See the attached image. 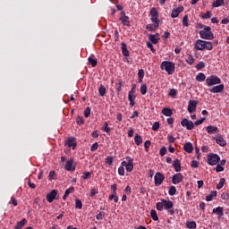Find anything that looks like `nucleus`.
Masks as SVG:
<instances>
[{"instance_id":"4468645a","label":"nucleus","mask_w":229,"mask_h":229,"mask_svg":"<svg viewBox=\"0 0 229 229\" xmlns=\"http://www.w3.org/2000/svg\"><path fill=\"white\" fill-rule=\"evenodd\" d=\"M57 194L58 191H56V190H53L51 192L47 193V201H48V203H53L55 199H56Z\"/></svg>"},{"instance_id":"9b49d317","label":"nucleus","mask_w":229,"mask_h":229,"mask_svg":"<svg viewBox=\"0 0 229 229\" xmlns=\"http://www.w3.org/2000/svg\"><path fill=\"white\" fill-rule=\"evenodd\" d=\"M181 125L186 130H194V123L187 118L181 121Z\"/></svg>"},{"instance_id":"680f3d73","label":"nucleus","mask_w":229,"mask_h":229,"mask_svg":"<svg viewBox=\"0 0 229 229\" xmlns=\"http://www.w3.org/2000/svg\"><path fill=\"white\" fill-rule=\"evenodd\" d=\"M167 153V148L165 147H162L159 150L160 157H164Z\"/></svg>"},{"instance_id":"c85d7f7f","label":"nucleus","mask_w":229,"mask_h":229,"mask_svg":"<svg viewBox=\"0 0 229 229\" xmlns=\"http://www.w3.org/2000/svg\"><path fill=\"white\" fill-rule=\"evenodd\" d=\"M205 80H207V75H205L203 72H199L196 76V81L203 82Z\"/></svg>"},{"instance_id":"f704fd0d","label":"nucleus","mask_w":229,"mask_h":229,"mask_svg":"<svg viewBox=\"0 0 229 229\" xmlns=\"http://www.w3.org/2000/svg\"><path fill=\"white\" fill-rule=\"evenodd\" d=\"M225 4V0H216L212 6L213 8H219V6H223Z\"/></svg>"},{"instance_id":"5701e85b","label":"nucleus","mask_w":229,"mask_h":229,"mask_svg":"<svg viewBox=\"0 0 229 229\" xmlns=\"http://www.w3.org/2000/svg\"><path fill=\"white\" fill-rule=\"evenodd\" d=\"M183 149L186 153H192L194 151V148L192 147V143L186 142L183 146Z\"/></svg>"},{"instance_id":"9d476101","label":"nucleus","mask_w":229,"mask_h":229,"mask_svg":"<svg viewBox=\"0 0 229 229\" xmlns=\"http://www.w3.org/2000/svg\"><path fill=\"white\" fill-rule=\"evenodd\" d=\"M111 191H113V194L109 196V201H112L113 199L115 203H119V196H117V184H112Z\"/></svg>"},{"instance_id":"f257e3e1","label":"nucleus","mask_w":229,"mask_h":229,"mask_svg":"<svg viewBox=\"0 0 229 229\" xmlns=\"http://www.w3.org/2000/svg\"><path fill=\"white\" fill-rule=\"evenodd\" d=\"M149 15L150 21L154 23V25L150 23L148 24L146 28L148 31H156L157 28L160 26V20H158V11H157L156 7H152L150 9Z\"/></svg>"},{"instance_id":"f3484780","label":"nucleus","mask_w":229,"mask_h":229,"mask_svg":"<svg viewBox=\"0 0 229 229\" xmlns=\"http://www.w3.org/2000/svg\"><path fill=\"white\" fill-rule=\"evenodd\" d=\"M66 144L68 148H72V149H76V146H78V143L76 142V139L74 137L68 138L66 140Z\"/></svg>"},{"instance_id":"cd10ccee","label":"nucleus","mask_w":229,"mask_h":229,"mask_svg":"<svg viewBox=\"0 0 229 229\" xmlns=\"http://www.w3.org/2000/svg\"><path fill=\"white\" fill-rule=\"evenodd\" d=\"M213 214H216L218 217H223L224 213H223V207H217L213 209Z\"/></svg>"},{"instance_id":"37998d69","label":"nucleus","mask_w":229,"mask_h":229,"mask_svg":"<svg viewBox=\"0 0 229 229\" xmlns=\"http://www.w3.org/2000/svg\"><path fill=\"white\" fill-rule=\"evenodd\" d=\"M182 26L184 28H187L189 27V15H184L183 18H182Z\"/></svg>"},{"instance_id":"ea45409f","label":"nucleus","mask_w":229,"mask_h":229,"mask_svg":"<svg viewBox=\"0 0 229 229\" xmlns=\"http://www.w3.org/2000/svg\"><path fill=\"white\" fill-rule=\"evenodd\" d=\"M105 164H106V165H112V164H114V157L107 156L105 159Z\"/></svg>"},{"instance_id":"0eeeda50","label":"nucleus","mask_w":229,"mask_h":229,"mask_svg":"<svg viewBox=\"0 0 229 229\" xmlns=\"http://www.w3.org/2000/svg\"><path fill=\"white\" fill-rule=\"evenodd\" d=\"M221 79L216 75H210L206 79V85L208 87H214V85H220Z\"/></svg>"},{"instance_id":"4be33fe9","label":"nucleus","mask_w":229,"mask_h":229,"mask_svg":"<svg viewBox=\"0 0 229 229\" xmlns=\"http://www.w3.org/2000/svg\"><path fill=\"white\" fill-rule=\"evenodd\" d=\"M74 160L70 159L66 162V165H64V169L66 171H74Z\"/></svg>"},{"instance_id":"3c124183","label":"nucleus","mask_w":229,"mask_h":229,"mask_svg":"<svg viewBox=\"0 0 229 229\" xmlns=\"http://www.w3.org/2000/svg\"><path fill=\"white\" fill-rule=\"evenodd\" d=\"M215 171L216 173H223V171H225V167L217 163L216 166L215 167Z\"/></svg>"},{"instance_id":"ddd939ff","label":"nucleus","mask_w":229,"mask_h":229,"mask_svg":"<svg viewBox=\"0 0 229 229\" xmlns=\"http://www.w3.org/2000/svg\"><path fill=\"white\" fill-rule=\"evenodd\" d=\"M183 182V175L181 173H177L172 177V183L174 185H178V183H182Z\"/></svg>"},{"instance_id":"f03ea898","label":"nucleus","mask_w":229,"mask_h":229,"mask_svg":"<svg viewBox=\"0 0 229 229\" xmlns=\"http://www.w3.org/2000/svg\"><path fill=\"white\" fill-rule=\"evenodd\" d=\"M194 49H196V51H205V49H207V51H212V49H214V46L210 41L197 39L194 43Z\"/></svg>"},{"instance_id":"58836bf2","label":"nucleus","mask_w":229,"mask_h":229,"mask_svg":"<svg viewBox=\"0 0 229 229\" xmlns=\"http://www.w3.org/2000/svg\"><path fill=\"white\" fill-rule=\"evenodd\" d=\"M140 92L142 96H146L148 93V86L146 84H142L140 88Z\"/></svg>"},{"instance_id":"a878e982","label":"nucleus","mask_w":229,"mask_h":229,"mask_svg":"<svg viewBox=\"0 0 229 229\" xmlns=\"http://www.w3.org/2000/svg\"><path fill=\"white\" fill-rule=\"evenodd\" d=\"M120 21L123 26H127L128 28H130V17L123 15L120 18Z\"/></svg>"},{"instance_id":"bb28decb","label":"nucleus","mask_w":229,"mask_h":229,"mask_svg":"<svg viewBox=\"0 0 229 229\" xmlns=\"http://www.w3.org/2000/svg\"><path fill=\"white\" fill-rule=\"evenodd\" d=\"M72 192H74V187L72 186L71 188L67 189L64 191V194L63 196L64 201H65L67 199V198H69V194H72Z\"/></svg>"},{"instance_id":"603ef678","label":"nucleus","mask_w":229,"mask_h":229,"mask_svg":"<svg viewBox=\"0 0 229 229\" xmlns=\"http://www.w3.org/2000/svg\"><path fill=\"white\" fill-rule=\"evenodd\" d=\"M96 219H98V221L105 219V212H99L98 214H97Z\"/></svg>"},{"instance_id":"dca6fc26","label":"nucleus","mask_w":229,"mask_h":229,"mask_svg":"<svg viewBox=\"0 0 229 229\" xmlns=\"http://www.w3.org/2000/svg\"><path fill=\"white\" fill-rule=\"evenodd\" d=\"M136 96L135 93L133 91V89H131L128 93V99L130 102V106L132 108V106H135V99H136Z\"/></svg>"},{"instance_id":"8fccbe9b","label":"nucleus","mask_w":229,"mask_h":229,"mask_svg":"<svg viewBox=\"0 0 229 229\" xmlns=\"http://www.w3.org/2000/svg\"><path fill=\"white\" fill-rule=\"evenodd\" d=\"M186 63H188L189 65H192L194 64V56L190 55L186 59Z\"/></svg>"},{"instance_id":"39448f33","label":"nucleus","mask_w":229,"mask_h":229,"mask_svg":"<svg viewBox=\"0 0 229 229\" xmlns=\"http://www.w3.org/2000/svg\"><path fill=\"white\" fill-rule=\"evenodd\" d=\"M221 160V157L217 154L209 153L207 157V164L208 165H217Z\"/></svg>"},{"instance_id":"2f4dec72","label":"nucleus","mask_w":229,"mask_h":229,"mask_svg":"<svg viewBox=\"0 0 229 229\" xmlns=\"http://www.w3.org/2000/svg\"><path fill=\"white\" fill-rule=\"evenodd\" d=\"M197 227H198V225L194 221L186 222V228L196 229Z\"/></svg>"},{"instance_id":"49530a36","label":"nucleus","mask_w":229,"mask_h":229,"mask_svg":"<svg viewBox=\"0 0 229 229\" xmlns=\"http://www.w3.org/2000/svg\"><path fill=\"white\" fill-rule=\"evenodd\" d=\"M156 208L157 210H158L159 212H162V210H164V201H160V202H157L156 204Z\"/></svg>"},{"instance_id":"0e129e2a","label":"nucleus","mask_w":229,"mask_h":229,"mask_svg":"<svg viewBox=\"0 0 229 229\" xmlns=\"http://www.w3.org/2000/svg\"><path fill=\"white\" fill-rule=\"evenodd\" d=\"M118 174L120 176H124V166L122 165L118 167Z\"/></svg>"},{"instance_id":"e433bc0d","label":"nucleus","mask_w":229,"mask_h":229,"mask_svg":"<svg viewBox=\"0 0 229 229\" xmlns=\"http://www.w3.org/2000/svg\"><path fill=\"white\" fill-rule=\"evenodd\" d=\"M75 208H77L78 210H81V208H83V203L80 199H75Z\"/></svg>"},{"instance_id":"09e8293b","label":"nucleus","mask_w":229,"mask_h":229,"mask_svg":"<svg viewBox=\"0 0 229 229\" xmlns=\"http://www.w3.org/2000/svg\"><path fill=\"white\" fill-rule=\"evenodd\" d=\"M201 19H210L212 17V13L210 11H208L207 13H204L200 15Z\"/></svg>"},{"instance_id":"6e6d98bb","label":"nucleus","mask_w":229,"mask_h":229,"mask_svg":"<svg viewBox=\"0 0 229 229\" xmlns=\"http://www.w3.org/2000/svg\"><path fill=\"white\" fill-rule=\"evenodd\" d=\"M147 47H148V49H150L151 53H157V50H155V48L153 47V43L148 41Z\"/></svg>"},{"instance_id":"79ce46f5","label":"nucleus","mask_w":229,"mask_h":229,"mask_svg":"<svg viewBox=\"0 0 229 229\" xmlns=\"http://www.w3.org/2000/svg\"><path fill=\"white\" fill-rule=\"evenodd\" d=\"M150 217L153 219V221H158V215L157 214V210L152 209L150 211Z\"/></svg>"},{"instance_id":"4c0bfd02","label":"nucleus","mask_w":229,"mask_h":229,"mask_svg":"<svg viewBox=\"0 0 229 229\" xmlns=\"http://www.w3.org/2000/svg\"><path fill=\"white\" fill-rule=\"evenodd\" d=\"M225 182H226V180L225 178L220 179L218 184L216 185L217 191H221V189H223V187H225Z\"/></svg>"},{"instance_id":"473e14b6","label":"nucleus","mask_w":229,"mask_h":229,"mask_svg":"<svg viewBox=\"0 0 229 229\" xmlns=\"http://www.w3.org/2000/svg\"><path fill=\"white\" fill-rule=\"evenodd\" d=\"M121 46H122V53L123 56H130V51L126 47V45L124 43H122Z\"/></svg>"},{"instance_id":"338daca9","label":"nucleus","mask_w":229,"mask_h":229,"mask_svg":"<svg viewBox=\"0 0 229 229\" xmlns=\"http://www.w3.org/2000/svg\"><path fill=\"white\" fill-rule=\"evenodd\" d=\"M199 163L198 162V161H196V160H192L191 161V167H193V168H198L199 167Z\"/></svg>"},{"instance_id":"423d86ee","label":"nucleus","mask_w":229,"mask_h":229,"mask_svg":"<svg viewBox=\"0 0 229 229\" xmlns=\"http://www.w3.org/2000/svg\"><path fill=\"white\" fill-rule=\"evenodd\" d=\"M161 201H163L165 210H167L170 216H174V209H173V207H174V203L173 202V200L161 199Z\"/></svg>"},{"instance_id":"b1692460","label":"nucleus","mask_w":229,"mask_h":229,"mask_svg":"<svg viewBox=\"0 0 229 229\" xmlns=\"http://www.w3.org/2000/svg\"><path fill=\"white\" fill-rule=\"evenodd\" d=\"M207 130V132L209 134V135H212L214 133H217V131H219V130L217 129V127L216 126H213V125H209L206 128Z\"/></svg>"},{"instance_id":"5fc2aeb1","label":"nucleus","mask_w":229,"mask_h":229,"mask_svg":"<svg viewBox=\"0 0 229 229\" xmlns=\"http://www.w3.org/2000/svg\"><path fill=\"white\" fill-rule=\"evenodd\" d=\"M158 128H160V123L156 122L152 125L153 131H158Z\"/></svg>"},{"instance_id":"393cba45","label":"nucleus","mask_w":229,"mask_h":229,"mask_svg":"<svg viewBox=\"0 0 229 229\" xmlns=\"http://www.w3.org/2000/svg\"><path fill=\"white\" fill-rule=\"evenodd\" d=\"M28 223V220L26 218H22L21 221L17 222L16 225L14 226V229H22L24 228V225Z\"/></svg>"},{"instance_id":"864d4df0","label":"nucleus","mask_w":229,"mask_h":229,"mask_svg":"<svg viewBox=\"0 0 229 229\" xmlns=\"http://www.w3.org/2000/svg\"><path fill=\"white\" fill-rule=\"evenodd\" d=\"M76 123L77 124H79L80 126H81V124L85 123V119H83V116H79L76 119Z\"/></svg>"},{"instance_id":"052dcab7","label":"nucleus","mask_w":229,"mask_h":229,"mask_svg":"<svg viewBox=\"0 0 229 229\" xmlns=\"http://www.w3.org/2000/svg\"><path fill=\"white\" fill-rule=\"evenodd\" d=\"M205 119H207V118H200V119H199V120H197V121H195V123H193L195 126H199V124H203V123L205 122Z\"/></svg>"},{"instance_id":"de8ad7c7","label":"nucleus","mask_w":229,"mask_h":229,"mask_svg":"<svg viewBox=\"0 0 229 229\" xmlns=\"http://www.w3.org/2000/svg\"><path fill=\"white\" fill-rule=\"evenodd\" d=\"M102 131H106V133H110L111 130H110V127H108V122L104 123V126L102 127Z\"/></svg>"},{"instance_id":"1a4fd4ad","label":"nucleus","mask_w":229,"mask_h":229,"mask_svg":"<svg viewBox=\"0 0 229 229\" xmlns=\"http://www.w3.org/2000/svg\"><path fill=\"white\" fill-rule=\"evenodd\" d=\"M126 161L122 162L123 167H125L127 173H131L133 171V158L126 157Z\"/></svg>"},{"instance_id":"bf43d9fd","label":"nucleus","mask_w":229,"mask_h":229,"mask_svg":"<svg viewBox=\"0 0 229 229\" xmlns=\"http://www.w3.org/2000/svg\"><path fill=\"white\" fill-rule=\"evenodd\" d=\"M91 174L90 172H85L83 173L81 179L82 180H89V178H90Z\"/></svg>"},{"instance_id":"aec40b11","label":"nucleus","mask_w":229,"mask_h":229,"mask_svg":"<svg viewBox=\"0 0 229 229\" xmlns=\"http://www.w3.org/2000/svg\"><path fill=\"white\" fill-rule=\"evenodd\" d=\"M148 39L150 40L151 44H158V40H160V34H149Z\"/></svg>"},{"instance_id":"6ab92c4d","label":"nucleus","mask_w":229,"mask_h":229,"mask_svg":"<svg viewBox=\"0 0 229 229\" xmlns=\"http://www.w3.org/2000/svg\"><path fill=\"white\" fill-rule=\"evenodd\" d=\"M216 142L222 148H225V146H226V140H225V138H223V135L221 134H217L216 136Z\"/></svg>"},{"instance_id":"774afa93","label":"nucleus","mask_w":229,"mask_h":229,"mask_svg":"<svg viewBox=\"0 0 229 229\" xmlns=\"http://www.w3.org/2000/svg\"><path fill=\"white\" fill-rule=\"evenodd\" d=\"M169 96L171 98H176V89H170Z\"/></svg>"},{"instance_id":"c756f323","label":"nucleus","mask_w":229,"mask_h":229,"mask_svg":"<svg viewBox=\"0 0 229 229\" xmlns=\"http://www.w3.org/2000/svg\"><path fill=\"white\" fill-rule=\"evenodd\" d=\"M162 114L163 115H165V117H171V115H173V109L167 107L163 108Z\"/></svg>"},{"instance_id":"a19ab883","label":"nucleus","mask_w":229,"mask_h":229,"mask_svg":"<svg viewBox=\"0 0 229 229\" xmlns=\"http://www.w3.org/2000/svg\"><path fill=\"white\" fill-rule=\"evenodd\" d=\"M98 93L99 96L103 97L105 96V94H106V88H105V86H103V84H101L98 88Z\"/></svg>"},{"instance_id":"69168bd1","label":"nucleus","mask_w":229,"mask_h":229,"mask_svg":"<svg viewBox=\"0 0 229 229\" xmlns=\"http://www.w3.org/2000/svg\"><path fill=\"white\" fill-rule=\"evenodd\" d=\"M84 117H90V107H86L84 110Z\"/></svg>"},{"instance_id":"2eb2a0df","label":"nucleus","mask_w":229,"mask_h":229,"mask_svg":"<svg viewBox=\"0 0 229 229\" xmlns=\"http://www.w3.org/2000/svg\"><path fill=\"white\" fill-rule=\"evenodd\" d=\"M184 8L182 5L178 6L177 8H174L171 13V17L172 19H176V17H178V15H180V13H182V12H183Z\"/></svg>"},{"instance_id":"20e7f679","label":"nucleus","mask_w":229,"mask_h":229,"mask_svg":"<svg viewBox=\"0 0 229 229\" xmlns=\"http://www.w3.org/2000/svg\"><path fill=\"white\" fill-rule=\"evenodd\" d=\"M200 38L204 40H214V33L212 32V28L205 27L199 31Z\"/></svg>"},{"instance_id":"a211bd4d","label":"nucleus","mask_w":229,"mask_h":229,"mask_svg":"<svg viewBox=\"0 0 229 229\" xmlns=\"http://www.w3.org/2000/svg\"><path fill=\"white\" fill-rule=\"evenodd\" d=\"M223 90H225V84L215 86L209 89L212 94H219V92H223Z\"/></svg>"},{"instance_id":"13d9d810","label":"nucleus","mask_w":229,"mask_h":229,"mask_svg":"<svg viewBox=\"0 0 229 229\" xmlns=\"http://www.w3.org/2000/svg\"><path fill=\"white\" fill-rule=\"evenodd\" d=\"M99 148V143L95 142L90 147V151H98V148Z\"/></svg>"},{"instance_id":"a18cd8bd","label":"nucleus","mask_w":229,"mask_h":229,"mask_svg":"<svg viewBox=\"0 0 229 229\" xmlns=\"http://www.w3.org/2000/svg\"><path fill=\"white\" fill-rule=\"evenodd\" d=\"M168 194H169V196H174V194H176V187L170 186L168 189Z\"/></svg>"},{"instance_id":"c9c22d12","label":"nucleus","mask_w":229,"mask_h":229,"mask_svg":"<svg viewBox=\"0 0 229 229\" xmlns=\"http://www.w3.org/2000/svg\"><path fill=\"white\" fill-rule=\"evenodd\" d=\"M134 141L136 146H140V144H142V137L139 134H136L134 137Z\"/></svg>"},{"instance_id":"c03bdc74","label":"nucleus","mask_w":229,"mask_h":229,"mask_svg":"<svg viewBox=\"0 0 229 229\" xmlns=\"http://www.w3.org/2000/svg\"><path fill=\"white\" fill-rule=\"evenodd\" d=\"M166 140H167V142H169V144H174V142L176 141V138H174L171 134H168L166 137Z\"/></svg>"},{"instance_id":"7ed1b4c3","label":"nucleus","mask_w":229,"mask_h":229,"mask_svg":"<svg viewBox=\"0 0 229 229\" xmlns=\"http://www.w3.org/2000/svg\"><path fill=\"white\" fill-rule=\"evenodd\" d=\"M160 69L162 71H165L169 76L171 74H174V71L176 70V64L171 61H163L160 65Z\"/></svg>"},{"instance_id":"7c9ffc66","label":"nucleus","mask_w":229,"mask_h":229,"mask_svg":"<svg viewBox=\"0 0 229 229\" xmlns=\"http://www.w3.org/2000/svg\"><path fill=\"white\" fill-rule=\"evenodd\" d=\"M88 62L90 65H92V67H96V65H98V59H96L94 55L89 56L88 58Z\"/></svg>"},{"instance_id":"412c9836","label":"nucleus","mask_w":229,"mask_h":229,"mask_svg":"<svg viewBox=\"0 0 229 229\" xmlns=\"http://www.w3.org/2000/svg\"><path fill=\"white\" fill-rule=\"evenodd\" d=\"M173 167L175 173H180V171H182V163L180 162V159H175L174 161Z\"/></svg>"},{"instance_id":"4d7b16f0","label":"nucleus","mask_w":229,"mask_h":229,"mask_svg":"<svg viewBox=\"0 0 229 229\" xmlns=\"http://www.w3.org/2000/svg\"><path fill=\"white\" fill-rule=\"evenodd\" d=\"M196 69H197V71H201V69H205V63L199 62V63L196 65Z\"/></svg>"},{"instance_id":"f8f14e48","label":"nucleus","mask_w":229,"mask_h":229,"mask_svg":"<svg viewBox=\"0 0 229 229\" xmlns=\"http://www.w3.org/2000/svg\"><path fill=\"white\" fill-rule=\"evenodd\" d=\"M198 100H190L188 104V112L189 114H194L196 108H198Z\"/></svg>"},{"instance_id":"e2e57ef3","label":"nucleus","mask_w":229,"mask_h":229,"mask_svg":"<svg viewBox=\"0 0 229 229\" xmlns=\"http://www.w3.org/2000/svg\"><path fill=\"white\" fill-rule=\"evenodd\" d=\"M123 90V81L119 80L118 81V87L116 88L117 92H121Z\"/></svg>"},{"instance_id":"6e6552de","label":"nucleus","mask_w":229,"mask_h":229,"mask_svg":"<svg viewBox=\"0 0 229 229\" xmlns=\"http://www.w3.org/2000/svg\"><path fill=\"white\" fill-rule=\"evenodd\" d=\"M164 180H165V175L164 174L157 172L154 176V183L156 187H160L161 184L164 183Z\"/></svg>"},{"instance_id":"72a5a7b5","label":"nucleus","mask_w":229,"mask_h":229,"mask_svg":"<svg viewBox=\"0 0 229 229\" xmlns=\"http://www.w3.org/2000/svg\"><path fill=\"white\" fill-rule=\"evenodd\" d=\"M216 196H217V191H211L208 196H206V201H212Z\"/></svg>"}]
</instances>
